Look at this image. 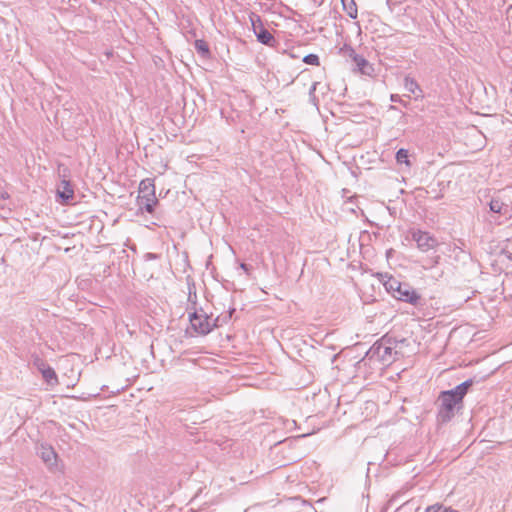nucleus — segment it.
<instances>
[{"instance_id": "obj_1", "label": "nucleus", "mask_w": 512, "mask_h": 512, "mask_svg": "<svg viewBox=\"0 0 512 512\" xmlns=\"http://www.w3.org/2000/svg\"><path fill=\"white\" fill-rule=\"evenodd\" d=\"M473 385V380L468 379L451 390L442 391L437 399V421L441 424L449 422L456 410L462 407L464 396Z\"/></svg>"}, {"instance_id": "obj_2", "label": "nucleus", "mask_w": 512, "mask_h": 512, "mask_svg": "<svg viewBox=\"0 0 512 512\" xmlns=\"http://www.w3.org/2000/svg\"><path fill=\"white\" fill-rule=\"evenodd\" d=\"M489 209L493 214L498 215L494 220L497 224H503L512 219V199L507 192L492 197Z\"/></svg>"}, {"instance_id": "obj_3", "label": "nucleus", "mask_w": 512, "mask_h": 512, "mask_svg": "<svg viewBox=\"0 0 512 512\" xmlns=\"http://www.w3.org/2000/svg\"><path fill=\"white\" fill-rule=\"evenodd\" d=\"M138 202L147 213H153L158 200L155 196L154 180L151 178L143 179L139 184Z\"/></svg>"}, {"instance_id": "obj_4", "label": "nucleus", "mask_w": 512, "mask_h": 512, "mask_svg": "<svg viewBox=\"0 0 512 512\" xmlns=\"http://www.w3.org/2000/svg\"><path fill=\"white\" fill-rule=\"evenodd\" d=\"M367 355L370 359L376 358L384 365L391 364L400 356L398 353L393 352V348L391 346L383 345L380 340L369 349Z\"/></svg>"}, {"instance_id": "obj_5", "label": "nucleus", "mask_w": 512, "mask_h": 512, "mask_svg": "<svg viewBox=\"0 0 512 512\" xmlns=\"http://www.w3.org/2000/svg\"><path fill=\"white\" fill-rule=\"evenodd\" d=\"M189 321L192 329L198 335H207L216 327L215 321L212 322L207 314L197 311L189 314Z\"/></svg>"}, {"instance_id": "obj_6", "label": "nucleus", "mask_w": 512, "mask_h": 512, "mask_svg": "<svg viewBox=\"0 0 512 512\" xmlns=\"http://www.w3.org/2000/svg\"><path fill=\"white\" fill-rule=\"evenodd\" d=\"M412 239L417 243V247L422 252H427L431 249H434L438 245L436 238L421 230L414 231L412 233Z\"/></svg>"}, {"instance_id": "obj_7", "label": "nucleus", "mask_w": 512, "mask_h": 512, "mask_svg": "<svg viewBox=\"0 0 512 512\" xmlns=\"http://www.w3.org/2000/svg\"><path fill=\"white\" fill-rule=\"evenodd\" d=\"M394 298L415 306L421 300V296L408 283H401L400 289L394 294Z\"/></svg>"}, {"instance_id": "obj_8", "label": "nucleus", "mask_w": 512, "mask_h": 512, "mask_svg": "<svg viewBox=\"0 0 512 512\" xmlns=\"http://www.w3.org/2000/svg\"><path fill=\"white\" fill-rule=\"evenodd\" d=\"M37 454L50 470L57 466L58 457L52 446L41 444Z\"/></svg>"}, {"instance_id": "obj_9", "label": "nucleus", "mask_w": 512, "mask_h": 512, "mask_svg": "<svg viewBox=\"0 0 512 512\" xmlns=\"http://www.w3.org/2000/svg\"><path fill=\"white\" fill-rule=\"evenodd\" d=\"M251 21H252V25H253V28H254V32H255V34L257 36V40L261 44H264V45H267V46H270V47H274L277 42H276L274 36L267 29H265L262 26L260 18L257 17V22L259 23V28H260L259 31H257L256 22L253 19H251Z\"/></svg>"}, {"instance_id": "obj_10", "label": "nucleus", "mask_w": 512, "mask_h": 512, "mask_svg": "<svg viewBox=\"0 0 512 512\" xmlns=\"http://www.w3.org/2000/svg\"><path fill=\"white\" fill-rule=\"evenodd\" d=\"M380 341L383 343V345L391 346L393 348V352L398 353L399 355H403L401 348L407 343L405 338L396 339L395 337L388 334L384 335Z\"/></svg>"}, {"instance_id": "obj_11", "label": "nucleus", "mask_w": 512, "mask_h": 512, "mask_svg": "<svg viewBox=\"0 0 512 512\" xmlns=\"http://www.w3.org/2000/svg\"><path fill=\"white\" fill-rule=\"evenodd\" d=\"M404 87L408 92L414 94L416 98L423 97V90L417 81L408 75L404 78Z\"/></svg>"}, {"instance_id": "obj_12", "label": "nucleus", "mask_w": 512, "mask_h": 512, "mask_svg": "<svg viewBox=\"0 0 512 512\" xmlns=\"http://www.w3.org/2000/svg\"><path fill=\"white\" fill-rule=\"evenodd\" d=\"M61 190H58L59 197L67 203L68 201L72 200L74 197V191L72 189V186L69 181L63 180L61 183Z\"/></svg>"}, {"instance_id": "obj_13", "label": "nucleus", "mask_w": 512, "mask_h": 512, "mask_svg": "<svg viewBox=\"0 0 512 512\" xmlns=\"http://www.w3.org/2000/svg\"><path fill=\"white\" fill-rule=\"evenodd\" d=\"M342 6L344 11L347 13V15L352 18L356 19L358 15L357 5L354 0H341Z\"/></svg>"}, {"instance_id": "obj_14", "label": "nucleus", "mask_w": 512, "mask_h": 512, "mask_svg": "<svg viewBox=\"0 0 512 512\" xmlns=\"http://www.w3.org/2000/svg\"><path fill=\"white\" fill-rule=\"evenodd\" d=\"M402 282H400L398 279L389 276L387 280L384 281V287L387 292L391 293L394 297V294L397 293L398 289H400V285Z\"/></svg>"}, {"instance_id": "obj_15", "label": "nucleus", "mask_w": 512, "mask_h": 512, "mask_svg": "<svg viewBox=\"0 0 512 512\" xmlns=\"http://www.w3.org/2000/svg\"><path fill=\"white\" fill-rule=\"evenodd\" d=\"M41 374L43 379L47 382V384L53 386L58 383L57 374L51 366L46 368V370H43Z\"/></svg>"}, {"instance_id": "obj_16", "label": "nucleus", "mask_w": 512, "mask_h": 512, "mask_svg": "<svg viewBox=\"0 0 512 512\" xmlns=\"http://www.w3.org/2000/svg\"><path fill=\"white\" fill-rule=\"evenodd\" d=\"M353 63L362 74H368L367 69L370 68V65L363 56H355Z\"/></svg>"}, {"instance_id": "obj_17", "label": "nucleus", "mask_w": 512, "mask_h": 512, "mask_svg": "<svg viewBox=\"0 0 512 512\" xmlns=\"http://www.w3.org/2000/svg\"><path fill=\"white\" fill-rule=\"evenodd\" d=\"M396 161L398 164H405L410 167L411 163L409 161V152L407 149L401 148L396 152Z\"/></svg>"}, {"instance_id": "obj_18", "label": "nucleus", "mask_w": 512, "mask_h": 512, "mask_svg": "<svg viewBox=\"0 0 512 512\" xmlns=\"http://www.w3.org/2000/svg\"><path fill=\"white\" fill-rule=\"evenodd\" d=\"M425 512H459L458 510L453 509L452 507L444 506L443 504H433L428 506L425 509Z\"/></svg>"}, {"instance_id": "obj_19", "label": "nucleus", "mask_w": 512, "mask_h": 512, "mask_svg": "<svg viewBox=\"0 0 512 512\" xmlns=\"http://www.w3.org/2000/svg\"><path fill=\"white\" fill-rule=\"evenodd\" d=\"M195 49L203 56H206L210 53L208 44L204 40H196Z\"/></svg>"}, {"instance_id": "obj_20", "label": "nucleus", "mask_w": 512, "mask_h": 512, "mask_svg": "<svg viewBox=\"0 0 512 512\" xmlns=\"http://www.w3.org/2000/svg\"><path fill=\"white\" fill-rule=\"evenodd\" d=\"M303 62L308 65L318 66L320 64V60L318 55L316 54H308L303 58Z\"/></svg>"}, {"instance_id": "obj_21", "label": "nucleus", "mask_w": 512, "mask_h": 512, "mask_svg": "<svg viewBox=\"0 0 512 512\" xmlns=\"http://www.w3.org/2000/svg\"><path fill=\"white\" fill-rule=\"evenodd\" d=\"M34 366L39 370L40 373H42L43 370H46V368L50 367L43 359L36 357L33 361Z\"/></svg>"}, {"instance_id": "obj_22", "label": "nucleus", "mask_w": 512, "mask_h": 512, "mask_svg": "<svg viewBox=\"0 0 512 512\" xmlns=\"http://www.w3.org/2000/svg\"><path fill=\"white\" fill-rule=\"evenodd\" d=\"M342 52H343L344 56L350 58L352 61H354L355 56L359 55L355 52V50L351 46H347V45L344 46V48L342 49Z\"/></svg>"}, {"instance_id": "obj_23", "label": "nucleus", "mask_w": 512, "mask_h": 512, "mask_svg": "<svg viewBox=\"0 0 512 512\" xmlns=\"http://www.w3.org/2000/svg\"><path fill=\"white\" fill-rule=\"evenodd\" d=\"M240 268L247 274H250L251 267L246 263H240Z\"/></svg>"}, {"instance_id": "obj_24", "label": "nucleus", "mask_w": 512, "mask_h": 512, "mask_svg": "<svg viewBox=\"0 0 512 512\" xmlns=\"http://www.w3.org/2000/svg\"><path fill=\"white\" fill-rule=\"evenodd\" d=\"M390 99L392 102L403 103L401 97L397 94H392Z\"/></svg>"}, {"instance_id": "obj_25", "label": "nucleus", "mask_w": 512, "mask_h": 512, "mask_svg": "<svg viewBox=\"0 0 512 512\" xmlns=\"http://www.w3.org/2000/svg\"><path fill=\"white\" fill-rule=\"evenodd\" d=\"M317 84H318L317 82H314V83L312 84V86L310 87V89H309V94H310V95H313V94H314V92H315V90H316V87H317Z\"/></svg>"}]
</instances>
